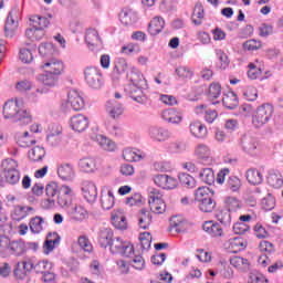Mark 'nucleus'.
Listing matches in <instances>:
<instances>
[{
    "label": "nucleus",
    "instance_id": "nucleus-5",
    "mask_svg": "<svg viewBox=\"0 0 283 283\" xmlns=\"http://www.w3.org/2000/svg\"><path fill=\"white\" fill-rule=\"evenodd\" d=\"M271 116H273V105L263 104L259 106L253 114L252 125L256 128L264 127V125L271 120Z\"/></svg>",
    "mask_w": 283,
    "mask_h": 283
},
{
    "label": "nucleus",
    "instance_id": "nucleus-37",
    "mask_svg": "<svg viewBox=\"0 0 283 283\" xmlns=\"http://www.w3.org/2000/svg\"><path fill=\"white\" fill-rule=\"evenodd\" d=\"M96 142L98 143L99 147L104 149L105 151H115L116 150V143H114L112 139L103 136L97 135Z\"/></svg>",
    "mask_w": 283,
    "mask_h": 283
},
{
    "label": "nucleus",
    "instance_id": "nucleus-29",
    "mask_svg": "<svg viewBox=\"0 0 283 283\" xmlns=\"http://www.w3.org/2000/svg\"><path fill=\"white\" fill-rule=\"evenodd\" d=\"M114 240V231L109 228H104L99 232L98 244L102 249H107L111 247L112 241Z\"/></svg>",
    "mask_w": 283,
    "mask_h": 283
},
{
    "label": "nucleus",
    "instance_id": "nucleus-19",
    "mask_svg": "<svg viewBox=\"0 0 283 283\" xmlns=\"http://www.w3.org/2000/svg\"><path fill=\"white\" fill-rule=\"evenodd\" d=\"M161 118L170 125H180L182 123V114L175 108L165 109L161 112Z\"/></svg>",
    "mask_w": 283,
    "mask_h": 283
},
{
    "label": "nucleus",
    "instance_id": "nucleus-16",
    "mask_svg": "<svg viewBox=\"0 0 283 283\" xmlns=\"http://www.w3.org/2000/svg\"><path fill=\"white\" fill-rule=\"evenodd\" d=\"M59 244H61V235L56 232H50L43 244V253L50 255Z\"/></svg>",
    "mask_w": 283,
    "mask_h": 283
},
{
    "label": "nucleus",
    "instance_id": "nucleus-1",
    "mask_svg": "<svg viewBox=\"0 0 283 283\" xmlns=\"http://www.w3.org/2000/svg\"><path fill=\"white\" fill-rule=\"evenodd\" d=\"M45 191L48 198L42 201V207L44 209H54L56 206V199L54 197L56 196H65V199H63V197H57V205L60 207H67V205L72 203L74 190H72L70 186H62L59 188L56 182H50L46 185Z\"/></svg>",
    "mask_w": 283,
    "mask_h": 283
},
{
    "label": "nucleus",
    "instance_id": "nucleus-46",
    "mask_svg": "<svg viewBox=\"0 0 283 283\" xmlns=\"http://www.w3.org/2000/svg\"><path fill=\"white\" fill-rule=\"evenodd\" d=\"M30 160L33 163H39V160H43L45 158V148L41 146H35L29 151Z\"/></svg>",
    "mask_w": 283,
    "mask_h": 283
},
{
    "label": "nucleus",
    "instance_id": "nucleus-4",
    "mask_svg": "<svg viewBox=\"0 0 283 283\" xmlns=\"http://www.w3.org/2000/svg\"><path fill=\"white\" fill-rule=\"evenodd\" d=\"M1 180L7 185H17L21 180L19 164L14 159H4L2 161Z\"/></svg>",
    "mask_w": 283,
    "mask_h": 283
},
{
    "label": "nucleus",
    "instance_id": "nucleus-24",
    "mask_svg": "<svg viewBox=\"0 0 283 283\" xmlns=\"http://www.w3.org/2000/svg\"><path fill=\"white\" fill-rule=\"evenodd\" d=\"M163 30H165V19L160 15L153 18V21L148 24V33L151 36H157Z\"/></svg>",
    "mask_w": 283,
    "mask_h": 283
},
{
    "label": "nucleus",
    "instance_id": "nucleus-55",
    "mask_svg": "<svg viewBox=\"0 0 283 283\" xmlns=\"http://www.w3.org/2000/svg\"><path fill=\"white\" fill-rule=\"evenodd\" d=\"M52 262L43 260L39 261L38 263L33 264V271L35 273H46V271H52Z\"/></svg>",
    "mask_w": 283,
    "mask_h": 283
},
{
    "label": "nucleus",
    "instance_id": "nucleus-32",
    "mask_svg": "<svg viewBox=\"0 0 283 283\" xmlns=\"http://www.w3.org/2000/svg\"><path fill=\"white\" fill-rule=\"evenodd\" d=\"M85 42L92 48H98V45L103 44V42L101 41V35H98V31H96L95 29H88L86 31Z\"/></svg>",
    "mask_w": 283,
    "mask_h": 283
},
{
    "label": "nucleus",
    "instance_id": "nucleus-35",
    "mask_svg": "<svg viewBox=\"0 0 283 283\" xmlns=\"http://www.w3.org/2000/svg\"><path fill=\"white\" fill-rule=\"evenodd\" d=\"M101 205H102V209H105L106 211H109V209L114 207L115 198H114V192L112 190H108L107 193L102 191Z\"/></svg>",
    "mask_w": 283,
    "mask_h": 283
},
{
    "label": "nucleus",
    "instance_id": "nucleus-15",
    "mask_svg": "<svg viewBox=\"0 0 283 283\" xmlns=\"http://www.w3.org/2000/svg\"><path fill=\"white\" fill-rule=\"evenodd\" d=\"M154 182L161 189H176V187H178L176 178L170 177L169 175H156L154 177Z\"/></svg>",
    "mask_w": 283,
    "mask_h": 283
},
{
    "label": "nucleus",
    "instance_id": "nucleus-14",
    "mask_svg": "<svg viewBox=\"0 0 283 283\" xmlns=\"http://www.w3.org/2000/svg\"><path fill=\"white\" fill-rule=\"evenodd\" d=\"M69 103L74 112L85 109V99L83 98V93L76 90L69 92Z\"/></svg>",
    "mask_w": 283,
    "mask_h": 283
},
{
    "label": "nucleus",
    "instance_id": "nucleus-54",
    "mask_svg": "<svg viewBox=\"0 0 283 283\" xmlns=\"http://www.w3.org/2000/svg\"><path fill=\"white\" fill-rule=\"evenodd\" d=\"M77 244L82 251H85V253H92L94 251V245H92V241H90V238L85 235H81L77 239Z\"/></svg>",
    "mask_w": 283,
    "mask_h": 283
},
{
    "label": "nucleus",
    "instance_id": "nucleus-30",
    "mask_svg": "<svg viewBox=\"0 0 283 283\" xmlns=\"http://www.w3.org/2000/svg\"><path fill=\"white\" fill-rule=\"evenodd\" d=\"M78 167L82 171H85V174H94V171H96V159L93 157H83L78 161Z\"/></svg>",
    "mask_w": 283,
    "mask_h": 283
},
{
    "label": "nucleus",
    "instance_id": "nucleus-40",
    "mask_svg": "<svg viewBox=\"0 0 283 283\" xmlns=\"http://www.w3.org/2000/svg\"><path fill=\"white\" fill-rule=\"evenodd\" d=\"M36 52V45L31 46V49L23 48L20 50V61L22 63H32L34 61V53Z\"/></svg>",
    "mask_w": 283,
    "mask_h": 283
},
{
    "label": "nucleus",
    "instance_id": "nucleus-51",
    "mask_svg": "<svg viewBox=\"0 0 283 283\" xmlns=\"http://www.w3.org/2000/svg\"><path fill=\"white\" fill-rule=\"evenodd\" d=\"M178 178L179 182L184 187H187V189H193V187H196V179L191 175L187 172H179Z\"/></svg>",
    "mask_w": 283,
    "mask_h": 283
},
{
    "label": "nucleus",
    "instance_id": "nucleus-39",
    "mask_svg": "<svg viewBox=\"0 0 283 283\" xmlns=\"http://www.w3.org/2000/svg\"><path fill=\"white\" fill-rule=\"evenodd\" d=\"M151 212H149L147 209H142L139 217H138V224L140 229H149V224H151Z\"/></svg>",
    "mask_w": 283,
    "mask_h": 283
},
{
    "label": "nucleus",
    "instance_id": "nucleus-10",
    "mask_svg": "<svg viewBox=\"0 0 283 283\" xmlns=\"http://www.w3.org/2000/svg\"><path fill=\"white\" fill-rule=\"evenodd\" d=\"M125 92L136 103H139L140 105H147L148 98L145 92H143V88H140V85L128 84L125 87Z\"/></svg>",
    "mask_w": 283,
    "mask_h": 283
},
{
    "label": "nucleus",
    "instance_id": "nucleus-28",
    "mask_svg": "<svg viewBox=\"0 0 283 283\" xmlns=\"http://www.w3.org/2000/svg\"><path fill=\"white\" fill-rule=\"evenodd\" d=\"M57 176L62 180H74V176L76 174L74 172V167L70 164H61L57 167Z\"/></svg>",
    "mask_w": 283,
    "mask_h": 283
},
{
    "label": "nucleus",
    "instance_id": "nucleus-21",
    "mask_svg": "<svg viewBox=\"0 0 283 283\" xmlns=\"http://www.w3.org/2000/svg\"><path fill=\"white\" fill-rule=\"evenodd\" d=\"M59 76L55 73L44 71V73L38 75L36 81L44 87H56L59 85Z\"/></svg>",
    "mask_w": 283,
    "mask_h": 283
},
{
    "label": "nucleus",
    "instance_id": "nucleus-8",
    "mask_svg": "<svg viewBox=\"0 0 283 283\" xmlns=\"http://www.w3.org/2000/svg\"><path fill=\"white\" fill-rule=\"evenodd\" d=\"M81 191L84 200L88 205H94V202L98 200V188L94 181L87 179L83 180L81 182Z\"/></svg>",
    "mask_w": 283,
    "mask_h": 283
},
{
    "label": "nucleus",
    "instance_id": "nucleus-42",
    "mask_svg": "<svg viewBox=\"0 0 283 283\" xmlns=\"http://www.w3.org/2000/svg\"><path fill=\"white\" fill-rule=\"evenodd\" d=\"M119 19L124 25H134L136 23L138 17L132 10L122 11Z\"/></svg>",
    "mask_w": 283,
    "mask_h": 283
},
{
    "label": "nucleus",
    "instance_id": "nucleus-13",
    "mask_svg": "<svg viewBox=\"0 0 283 283\" xmlns=\"http://www.w3.org/2000/svg\"><path fill=\"white\" fill-rule=\"evenodd\" d=\"M240 145L242 151L250 156H254L255 151H258V140L251 135H243L240 139Z\"/></svg>",
    "mask_w": 283,
    "mask_h": 283
},
{
    "label": "nucleus",
    "instance_id": "nucleus-53",
    "mask_svg": "<svg viewBox=\"0 0 283 283\" xmlns=\"http://www.w3.org/2000/svg\"><path fill=\"white\" fill-rule=\"evenodd\" d=\"M126 242L127 241H123V239L120 238H114L109 245L111 253H113L114 255L120 254Z\"/></svg>",
    "mask_w": 283,
    "mask_h": 283
},
{
    "label": "nucleus",
    "instance_id": "nucleus-50",
    "mask_svg": "<svg viewBox=\"0 0 283 283\" xmlns=\"http://www.w3.org/2000/svg\"><path fill=\"white\" fill-rule=\"evenodd\" d=\"M258 63H260V62L256 61V64L255 63L249 64L248 76L252 81H255V80L260 78V76H262V64H258Z\"/></svg>",
    "mask_w": 283,
    "mask_h": 283
},
{
    "label": "nucleus",
    "instance_id": "nucleus-26",
    "mask_svg": "<svg viewBox=\"0 0 283 283\" xmlns=\"http://www.w3.org/2000/svg\"><path fill=\"white\" fill-rule=\"evenodd\" d=\"M106 112L108 113L111 118H118L123 116V112H125V109L123 108V104L118 103L115 99H109L106 103Z\"/></svg>",
    "mask_w": 283,
    "mask_h": 283
},
{
    "label": "nucleus",
    "instance_id": "nucleus-27",
    "mask_svg": "<svg viewBox=\"0 0 283 283\" xmlns=\"http://www.w3.org/2000/svg\"><path fill=\"white\" fill-rule=\"evenodd\" d=\"M30 211H34V208L30 206H15L11 213V218L12 220H15V222H21V220H24V218L30 216Z\"/></svg>",
    "mask_w": 283,
    "mask_h": 283
},
{
    "label": "nucleus",
    "instance_id": "nucleus-20",
    "mask_svg": "<svg viewBox=\"0 0 283 283\" xmlns=\"http://www.w3.org/2000/svg\"><path fill=\"white\" fill-rule=\"evenodd\" d=\"M195 154L197 158L200 160V163H202V165H211L212 158H211V149L209 148V146L205 144L197 145Z\"/></svg>",
    "mask_w": 283,
    "mask_h": 283
},
{
    "label": "nucleus",
    "instance_id": "nucleus-34",
    "mask_svg": "<svg viewBox=\"0 0 283 283\" xmlns=\"http://www.w3.org/2000/svg\"><path fill=\"white\" fill-rule=\"evenodd\" d=\"M223 107L227 109H235L239 105L238 95L233 92H228L222 97Z\"/></svg>",
    "mask_w": 283,
    "mask_h": 283
},
{
    "label": "nucleus",
    "instance_id": "nucleus-52",
    "mask_svg": "<svg viewBox=\"0 0 283 283\" xmlns=\"http://www.w3.org/2000/svg\"><path fill=\"white\" fill-rule=\"evenodd\" d=\"M122 54L126 56H132L133 54H140V45L138 43L129 42L122 46Z\"/></svg>",
    "mask_w": 283,
    "mask_h": 283
},
{
    "label": "nucleus",
    "instance_id": "nucleus-38",
    "mask_svg": "<svg viewBox=\"0 0 283 283\" xmlns=\"http://www.w3.org/2000/svg\"><path fill=\"white\" fill-rule=\"evenodd\" d=\"M199 179L206 185H213L216 182V174L211 168H203L199 172Z\"/></svg>",
    "mask_w": 283,
    "mask_h": 283
},
{
    "label": "nucleus",
    "instance_id": "nucleus-43",
    "mask_svg": "<svg viewBox=\"0 0 283 283\" xmlns=\"http://www.w3.org/2000/svg\"><path fill=\"white\" fill-rule=\"evenodd\" d=\"M202 19H205V7H202V3L198 2L192 13V23H195V25H202Z\"/></svg>",
    "mask_w": 283,
    "mask_h": 283
},
{
    "label": "nucleus",
    "instance_id": "nucleus-41",
    "mask_svg": "<svg viewBox=\"0 0 283 283\" xmlns=\"http://www.w3.org/2000/svg\"><path fill=\"white\" fill-rule=\"evenodd\" d=\"M27 251V247H25V242L23 241H10V245H9V252L8 253H12V255H23V253H25Z\"/></svg>",
    "mask_w": 283,
    "mask_h": 283
},
{
    "label": "nucleus",
    "instance_id": "nucleus-25",
    "mask_svg": "<svg viewBox=\"0 0 283 283\" xmlns=\"http://www.w3.org/2000/svg\"><path fill=\"white\" fill-rule=\"evenodd\" d=\"M266 180L268 185L273 189H282L283 177L282 172H280L279 170H269Z\"/></svg>",
    "mask_w": 283,
    "mask_h": 283
},
{
    "label": "nucleus",
    "instance_id": "nucleus-59",
    "mask_svg": "<svg viewBox=\"0 0 283 283\" xmlns=\"http://www.w3.org/2000/svg\"><path fill=\"white\" fill-rule=\"evenodd\" d=\"M140 248L143 251H149L151 249V233L143 232L139 235Z\"/></svg>",
    "mask_w": 283,
    "mask_h": 283
},
{
    "label": "nucleus",
    "instance_id": "nucleus-33",
    "mask_svg": "<svg viewBox=\"0 0 283 283\" xmlns=\"http://www.w3.org/2000/svg\"><path fill=\"white\" fill-rule=\"evenodd\" d=\"M190 133L195 138H207V126L200 122H193L190 124Z\"/></svg>",
    "mask_w": 283,
    "mask_h": 283
},
{
    "label": "nucleus",
    "instance_id": "nucleus-49",
    "mask_svg": "<svg viewBox=\"0 0 283 283\" xmlns=\"http://www.w3.org/2000/svg\"><path fill=\"white\" fill-rule=\"evenodd\" d=\"M56 52V49L54 48V44L52 42H44L41 43L39 46V54H41L43 57L53 56Z\"/></svg>",
    "mask_w": 283,
    "mask_h": 283
},
{
    "label": "nucleus",
    "instance_id": "nucleus-63",
    "mask_svg": "<svg viewBox=\"0 0 283 283\" xmlns=\"http://www.w3.org/2000/svg\"><path fill=\"white\" fill-rule=\"evenodd\" d=\"M209 193H211V190H209V187H199L195 191V200H197V202H200L205 200V198H210Z\"/></svg>",
    "mask_w": 283,
    "mask_h": 283
},
{
    "label": "nucleus",
    "instance_id": "nucleus-60",
    "mask_svg": "<svg viewBox=\"0 0 283 283\" xmlns=\"http://www.w3.org/2000/svg\"><path fill=\"white\" fill-rule=\"evenodd\" d=\"M261 206L264 211H273V209H275V198L272 197L271 193H268V196L262 199Z\"/></svg>",
    "mask_w": 283,
    "mask_h": 283
},
{
    "label": "nucleus",
    "instance_id": "nucleus-64",
    "mask_svg": "<svg viewBox=\"0 0 283 283\" xmlns=\"http://www.w3.org/2000/svg\"><path fill=\"white\" fill-rule=\"evenodd\" d=\"M243 98H245V101H256L258 88H255L254 86H247L243 91Z\"/></svg>",
    "mask_w": 283,
    "mask_h": 283
},
{
    "label": "nucleus",
    "instance_id": "nucleus-62",
    "mask_svg": "<svg viewBox=\"0 0 283 283\" xmlns=\"http://www.w3.org/2000/svg\"><path fill=\"white\" fill-rule=\"evenodd\" d=\"M224 205L228 211H238L240 209V200L235 197H227Z\"/></svg>",
    "mask_w": 283,
    "mask_h": 283
},
{
    "label": "nucleus",
    "instance_id": "nucleus-44",
    "mask_svg": "<svg viewBox=\"0 0 283 283\" xmlns=\"http://www.w3.org/2000/svg\"><path fill=\"white\" fill-rule=\"evenodd\" d=\"M127 78L130 82L128 85H140L143 83V73L138 71V69L133 67L127 73Z\"/></svg>",
    "mask_w": 283,
    "mask_h": 283
},
{
    "label": "nucleus",
    "instance_id": "nucleus-17",
    "mask_svg": "<svg viewBox=\"0 0 283 283\" xmlns=\"http://www.w3.org/2000/svg\"><path fill=\"white\" fill-rule=\"evenodd\" d=\"M145 153L138 148H126L123 150V158L126 163H140L145 160Z\"/></svg>",
    "mask_w": 283,
    "mask_h": 283
},
{
    "label": "nucleus",
    "instance_id": "nucleus-7",
    "mask_svg": "<svg viewBox=\"0 0 283 283\" xmlns=\"http://www.w3.org/2000/svg\"><path fill=\"white\" fill-rule=\"evenodd\" d=\"M20 20H21V11L19 10V8H13L9 12L6 24H4L6 36H8L9 39H12V36L17 34Z\"/></svg>",
    "mask_w": 283,
    "mask_h": 283
},
{
    "label": "nucleus",
    "instance_id": "nucleus-61",
    "mask_svg": "<svg viewBox=\"0 0 283 283\" xmlns=\"http://www.w3.org/2000/svg\"><path fill=\"white\" fill-rule=\"evenodd\" d=\"M216 56L220 61V69L227 70L229 67V55L224 53V51L217 49L216 50Z\"/></svg>",
    "mask_w": 283,
    "mask_h": 283
},
{
    "label": "nucleus",
    "instance_id": "nucleus-57",
    "mask_svg": "<svg viewBox=\"0 0 283 283\" xmlns=\"http://www.w3.org/2000/svg\"><path fill=\"white\" fill-rule=\"evenodd\" d=\"M217 220L221 223V224H224V227H229V224H231V211L230 210H227L223 209V210H220L218 213H217Z\"/></svg>",
    "mask_w": 283,
    "mask_h": 283
},
{
    "label": "nucleus",
    "instance_id": "nucleus-36",
    "mask_svg": "<svg viewBox=\"0 0 283 283\" xmlns=\"http://www.w3.org/2000/svg\"><path fill=\"white\" fill-rule=\"evenodd\" d=\"M247 180L250 185H262V180H264V177L262 176V172L255 168H251L247 171Z\"/></svg>",
    "mask_w": 283,
    "mask_h": 283
},
{
    "label": "nucleus",
    "instance_id": "nucleus-18",
    "mask_svg": "<svg viewBox=\"0 0 283 283\" xmlns=\"http://www.w3.org/2000/svg\"><path fill=\"white\" fill-rule=\"evenodd\" d=\"M148 135L151 140L156 143H165V140H169V130L163 127L153 126L148 129Z\"/></svg>",
    "mask_w": 283,
    "mask_h": 283
},
{
    "label": "nucleus",
    "instance_id": "nucleus-23",
    "mask_svg": "<svg viewBox=\"0 0 283 283\" xmlns=\"http://www.w3.org/2000/svg\"><path fill=\"white\" fill-rule=\"evenodd\" d=\"M111 220L115 229H119L122 231L127 229V218H125L123 210H114L111 213Z\"/></svg>",
    "mask_w": 283,
    "mask_h": 283
},
{
    "label": "nucleus",
    "instance_id": "nucleus-48",
    "mask_svg": "<svg viewBox=\"0 0 283 283\" xmlns=\"http://www.w3.org/2000/svg\"><path fill=\"white\" fill-rule=\"evenodd\" d=\"M43 222L45 221L40 216L31 218L29 222L30 231L32 233H41L43 231Z\"/></svg>",
    "mask_w": 283,
    "mask_h": 283
},
{
    "label": "nucleus",
    "instance_id": "nucleus-31",
    "mask_svg": "<svg viewBox=\"0 0 283 283\" xmlns=\"http://www.w3.org/2000/svg\"><path fill=\"white\" fill-rule=\"evenodd\" d=\"M34 270V263L30 261H22L21 263H18V268L14 270V275L19 280H23L25 277V273Z\"/></svg>",
    "mask_w": 283,
    "mask_h": 283
},
{
    "label": "nucleus",
    "instance_id": "nucleus-6",
    "mask_svg": "<svg viewBox=\"0 0 283 283\" xmlns=\"http://www.w3.org/2000/svg\"><path fill=\"white\" fill-rule=\"evenodd\" d=\"M84 81L92 90H101L105 83L103 73L94 66H87L84 70Z\"/></svg>",
    "mask_w": 283,
    "mask_h": 283
},
{
    "label": "nucleus",
    "instance_id": "nucleus-58",
    "mask_svg": "<svg viewBox=\"0 0 283 283\" xmlns=\"http://www.w3.org/2000/svg\"><path fill=\"white\" fill-rule=\"evenodd\" d=\"M222 94V86L218 83L210 84L208 88V98L209 101H214V98H218Z\"/></svg>",
    "mask_w": 283,
    "mask_h": 283
},
{
    "label": "nucleus",
    "instance_id": "nucleus-9",
    "mask_svg": "<svg viewBox=\"0 0 283 283\" xmlns=\"http://www.w3.org/2000/svg\"><path fill=\"white\" fill-rule=\"evenodd\" d=\"M202 229L205 233L214 238V240H224L227 238V232L222 228V224L216 221H205Z\"/></svg>",
    "mask_w": 283,
    "mask_h": 283
},
{
    "label": "nucleus",
    "instance_id": "nucleus-11",
    "mask_svg": "<svg viewBox=\"0 0 283 283\" xmlns=\"http://www.w3.org/2000/svg\"><path fill=\"white\" fill-rule=\"evenodd\" d=\"M70 127L73 132H78V134H81L90 127V119L83 114L73 115L70 119Z\"/></svg>",
    "mask_w": 283,
    "mask_h": 283
},
{
    "label": "nucleus",
    "instance_id": "nucleus-45",
    "mask_svg": "<svg viewBox=\"0 0 283 283\" xmlns=\"http://www.w3.org/2000/svg\"><path fill=\"white\" fill-rule=\"evenodd\" d=\"M199 209L203 213H211L213 209H216V200H213L211 197L202 199L199 201Z\"/></svg>",
    "mask_w": 283,
    "mask_h": 283
},
{
    "label": "nucleus",
    "instance_id": "nucleus-47",
    "mask_svg": "<svg viewBox=\"0 0 283 283\" xmlns=\"http://www.w3.org/2000/svg\"><path fill=\"white\" fill-rule=\"evenodd\" d=\"M229 249L232 253H240V251H243V249L247 248L242 238H232L229 240Z\"/></svg>",
    "mask_w": 283,
    "mask_h": 283
},
{
    "label": "nucleus",
    "instance_id": "nucleus-12",
    "mask_svg": "<svg viewBox=\"0 0 283 283\" xmlns=\"http://www.w3.org/2000/svg\"><path fill=\"white\" fill-rule=\"evenodd\" d=\"M42 69L44 70V72L61 76L63 74L64 65L61 60L50 57L49 60L43 62Z\"/></svg>",
    "mask_w": 283,
    "mask_h": 283
},
{
    "label": "nucleus",
    "instance_id": "nucleus-22",
    "mask_svg": "<svg viewBox=\"0 0 283 283\" xmlns=\"http://www.w3.org/2000/svg\"><path fill=\"white\" fill-rule=\"evenodd\" d=\"M69 213L71 220H73L74 222H83V220H87L90 216L85 207L81 205L72 206Z\"/></svg>",
    "mask_w": 283,
    "mask_h": 283
},
{
    "label": "nucleus",
    "instance_id": "nucleus-56",
    "mask_svg": "<svg viewBox=\"0 0 283 283\" xmlns=\"http://www.w3.org/2000/svg\"><path fill=\"white\" fill-rule=\"evenodd\" d=\"M230 264L234 269H249V260H247L242 256L230 258Z\"/></svg>",
    "mask_w": 283,
    "mask_h": 283
},
{
    "label": "nucleus",
    "instance_id": "nucleus-3",
    "mask_svg": "<svg viewBox=\"0 0 283 283\" xmlns=\"http://www.w3.org/2000/svg\"><path fill=\"white\" fill-rule=\"evenodd\" d=\"M30 28L25 30V38L29 41H41L45 36V28L50 25V20L41 15H32L30 19Z\"/></svg>",
    "mask_w": 283,
    "mask_h": 283
},
{
    "label": "nucleus",
    "instance_id": "nucleus-2",
    "mask_svg": "<svg viewBox=\"0 0 283 283\" xmlns=\"http://www.w3.org/2000/svg\"><path fill=\"white\" fill-rule=\"evenodd\" d=\"M23 106L22 99H11L3 105V117L6 119H12L20 125H30L32 123V114Z\"/></svg>",
    "mask_w": 283,
    "mask_h": 283
}]
</instances>
